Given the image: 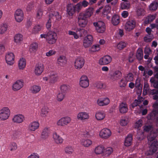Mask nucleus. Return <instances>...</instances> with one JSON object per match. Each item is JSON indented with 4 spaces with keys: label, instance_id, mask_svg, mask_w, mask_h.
Returning a JSON list of instances; mask_svg holds the SVG:
<instances>
[{
    "label": "nucleus",
    "instance_id": "f257e3e1",
    "mask_svg": "<svg viewBox=\"0 0 158 158\" xmlns=\"http://www.w3.org/2000/svg\"><path fill=\"white\" fill-rule=\"evenodd\" d=\"M57 39L56 33L52 31H49L47 33V41L49 44H55Z\"/></svg>",
    "mask_w": 158,
    "mask_h": 158
},
{
    "label": "nucleus",
    "instance_id": "f03ea898",
    "mask_svg": "<svg viewBox=\"0 0 158 158\" xmlns=\"http://www.w3.org/2000/svg\"><path fill=\"white\" fill-rule=\"evenodd\" d=\"M49 19L46 24V27L49 30L51 27V19H56V20H60L61 19V16L59 15L58 12L57 11H54L50 13L49 15Z\"/></svg>",
    "mask_w": 158,
    "mask_h": 158
},
{
    "label": "nucleus",
    "instance_id": "7ed1b4c3",
    "mask_svg": "<svg viewBox=\"0 0 158 158\" xmlns=\"http://www.w3.org/2000/svg\"><path fill=\"white\" fill-rule=\"evenodd\" d=\"M10 115V111L7 107L3 108L0 111V119L2 120L7 119Z\"/></svg>",
    "mask_w": 158,
    "mask_h": 158
},
{
    "label": "nucleus",
    "instance_id": "20e7f679",
    "mask_svg": "<svg viewBox=\"0 0 158 158\" xmlns=\"http://www.w3.org/2000/svg\"><path fill=\"white\" fill-rule=\"evenodd\" d=\"M78 22L79 26L82 27H85L87 24V18L85 17L83 13H81L79 14L78 17Z\"/></svg>",
    "mask_w": 158,
    "mask_h": 158
},
{
    "label": "nucleus",
    "instance_id": "39448f33",
    "mask_svg": "<svg viewBox=\"0 0 158 158\" xmlns=\"http://www.w3.org/2000/svg\"><path fill=\"white\" fill-rule=\"evenodd\" d=\"M95 27L96 30L98 32L103 33L106 29L105 24L102 21H98L93 23Z\"/></svg>",
    "mask_w": 158,
    "mask_h": 158
},
{
    "label": "nucleus",
    "instance_id": "423d86ee",
    "mask_svg": "<svg viewBox=\"0 0 158 158\" xmlns=\"http://www.w3.org/2000/svg\"><path fill=\"white\" fill-rule=\"evenodd\" d=\"M15 18L16 21L20 23L23 19L24 15L22 10L20 9H18L15 11Z\"/></svg>",
    "mask_w": 158,
    "mask_h": 158
},
{
    "label": "nucleus",
    "instance_id": "0eeeda50",
    "mask_svg": "<svg viewBox=\"0 0 158 158\" xmlns=\"http://www.w3.org/2000/svg\"><path fill=\"white\" fill-rule=\"evenodd\" d=\"M74 64L75 68L80 69L85 64V60L82 57H78L76 59Z\"/></svg>",
    "mask_w": 158,
    "mask_h": 158
},
{
    "label": "nucleus",
    "instance_id": "6e6552de",
    "mask_svg": "<svg viewBox=\"0 0 158 158\" xmlns=\"http://www.w3.org/2000/svg\"><path fill=\"white\" fill-rule=\"evenodd\" d=\"M112 61L111 57L109 55H105L101 58L99 60V64L101 65H107Z\"/></svg>",
    "mask_w": 158,
    "mask_h": 158
},
{
    "label": "nucleus",
    "instance_id": "1a4fd4ad",
    "mask_svg": "<svg viewBox=\"0 0 158 158\" xmlns=\"http://www.w3.org/2000/svg\"><path fill=\"white\" fill-rule=\"evenodd\" d=\"M80 85L83 88L87 87L89 84V80L87 77L85 75L82 76L80 79Z\"/></svg>",
    "mask_w": 158,
    "mask_h": 158
},
{
    "label": "nucleus",
    "instance_id": "9d476101",
    "mask_svg": "<svg viewBox=\"0 0 158 158\" xmlns=\"http://www.w3.org/2000/svg\"><path fill=\"white\" fill-rule=\"evenodd\" d=\"M71 119L69 117H65L60 119L57 121V124L58 126H64L70 123Z\"/></svg>",
    "mask_w": 158,
    "mask_h": 158
},
{
    "label": "nucleus",
    "instance_id": "9b49d317",
    "mask_svg": "<svg viewBox=\"0 0 158 158\" xmlns=\"http://www.w3.org/2000/svg\"><path fill=\"white\" fill-rule=\"evenodd\" d=\"M122 76L121 72L119 70H116L110 74V79L112 81H117Z\"/></svg>",
    "mask_w": 158,
    "mask_h": 158
},
{
    "label": "nucleus",
    "instance_id": "f8f14e48",
    "mask_svg": "<svg viewBox=\"0 0 158 158\" xmlns=\"http://www.w3.org/2000/svg\"><path fill=\"white\" fill-rule=\"evenodd\" d=\"M23 86V81L22 80H18L13 84L12 89L15 91H16L21 89Z\"/></svg>",
    "mask_w": 158,
    "mask_h": 158
},
{
    "label": "nucleus",
    "instance_id": "ddd939ff",
    "mask_svg": "<svg viewBox=\"0 0 158 158\" xmlns=\"http://www.w3.org/2000/svg\"><path fill=\"white\" fill-rule=\"evenodd\" d=\"M93 37L91 35H88L86 36L83 41V45L85 48L89 47L92 44Z\"/></svg>",
    "mask_w": 158,
    "mask_h": 158
},
{
    "label": "nucleus",
    "instance_id": "4468645a",
    "mask_svg": "<svg viewBox=\"0 0 158 158\" xmlns=\"http://www.w3.org/2000/svg\"><path fill=\"white\" fill-rule=\"evenodd\" d=\"M14 56L12 52H9L6 55V60L8 64L12 65L14 62Z\"/></svg>",
    "mask_w": 158,
    "mask_h": 158
},
{
    "label": "nucleus",
    "instance_id": "2eb2a0df",
    "mask_svg": "<svg viewBox=\"0 0 158 158\" xmlns=\"http://www.w3.org/2000/svg\"><path fill=\"white\" fill-rule=\"evenodd\" d=\"M111 135L110 130L107 128H104L101 130L99 133V135L102 138L107 139Z\"/></svg>",
    "mask_w": 158,
    "mask_h": 158
},
{
    "label": "nucleus",
    "instance_id": "dca6fc26",
    "mask_svg": "<svg viewBox=\"0 0 158 158\" xmlns=\"http://www.w3.org/2000/svg\"><path fill=\"white\" fill-rule=\"evenodd\" d=\"M135 26V22L133 20L127 21L125 25V28L126 30L130 31L133 29Z\"/></svg>",
    "mask_w": 158,
    "mask_h": 158
},
{
    "label": "nucleus",
    "instance_id": "f3484780",
    "mask_svg": "<svg viewBox=\"0 0 158 158\" xmlns=\"http://www.w3.org/2000/svg\"><path fill=\"white\" fill-rule=\"evenodd\" d=\"M24 116L21 114H18L15 115L12 118L13 121L16 123H22L24 120Z\"/></svg>",
    "mask_w": 158,
    "mask_h": 158
},
{
    "label": "nucleus",
    "instance_id": "a211bd4d",
    "mask_svg": "<svg viewBox=\"0 0 158 158\" xmlns=\"http://www.w3.org/2000/svg\"><path fill=\"white\" fill-rule=\"evenodd\" d=\"M44 70V66L41 64H36L35 67V72L37 75H40Z\"/></svg>",
    "mask_w": 158,
    "mask_h": 158
},
{
    "label": "nucleus",
    "instance_id": "6ab92c4d",
    "mask_svg": "<svg viewBox=\"0 0 158 158\" xmlns=\"http://www.w3.org/2000/svg\"><path fill=\"white\" fill-rule=\"evenodd\" d=\"M119 110L120 113H126L128 111V106L127 104L125 102H121L119 105Z\"/></svg>",
    "mask_w": 158,
    "mask_h": 158
},
{
    "label": "nucleus",
    "instance_id": "aec40b11",
    "mask_svg": "<svg viewBox=\"0 0 158 158\" xmlns=\"http://www.w3.org/2000/svg\"><path fill=\"white\" fill-rule=\"evenodd\" d=\"M50 132L49 128L48 127H45L42 130L41 138L43 139H45L48 137Z\"/></svg>",
    "mask_w": 158,
    "mask_h": 158
},
{
    "label": "nucleus",
    "instance_id": "412c9836",
    "mask_svg": "<svg viewBox=\"0 0 158 158\" xmlns=\"http://www.w3.org/2000/svg\"><path fill=\"white\" fill-rule=\"evenodd\" d=\"M67 60L66 57L64 56H60L57 59V64L61 66H64Z\"/></svg>",
    "mask_w": 158,
    "mask_h": 158
},
{
    "label": "nucleus",
    "instance_id": "4be33fe9",
    "mask_svg": "<svg viewBox=\"0 0 158 158\" xmlns=\"http://www.w3.org/2000/svg\"><path fill=\"white\" fill-rule=\"evenodd\" d=\"M97 103L100 106H104L108 105L110 102L108 98H105L102 99H98L97 101Z\"/></svg>",
    "mask_w": 158,
    "mask_h": 158
},
{
    "label": "nucleus",
    "instance_id": "5701e85b",
    "mask_svg": "<svg viewBox=\"0 0 158 158\" xmlns=\"http://www.w3.org/2000/svg\"><path fill=\"white\" fill-rule=\"evenodd\" d=\"M89 114L85 112H80L78 114L77 116V118L78 119L83 120L89 118Z\"/></svg>",
    "mask_w": 158,
    "mask_h": 158
},
{
    "label": "nucleus",
    "instance_id": "b1692460",
    "mask_svg": "<svg viewBox=\"0 0 158 158\" xmlns=\"http://www.w3.org/2000/svg\"><path fill=\"white\" fill-rule=\"evenodd\" d=\"M39 123L37 121L31 123L29 125V129L30 130L34 131L37 129L39 127Z\"/></svg>",
    "mask_w": 158,
    "mask_h": 158
},
{
    "label": "nucleus",
    "instance_id": "393cba45",
    "mask_svg": "<svg viewBox=\"0 0 158 158\" xmlns=\"http://www.w3.org/2000/svg\"><path fill=\"white\" fill-rule=\"evenodd\" d=\"M53 137L55 142L57 144L61 143L63 141V139L56 132L53 133Z\"/></svg>",
    "mask_w": 158,
    "mask_h": 158
},
{
    "label": "nucleus",
    "instance_id": "a878e982",
    "mask_svg": "<svg viewBox=\"0 0 158 158\" xmlns=\"http://www.w3.org/2000/svg\"><path fill=\"white\" fill-rule=\"evenodd\" d=\"M132 140V136L131 134H129L126 137L125 142L124 145L126 146H129L131 143Z\"/></svg>",
    "mask_w": 158,
    "mask_h": 158
},
{
    "label": "nucleus",
    "instance_id": "bb28decb",
    "mask_svg": "<svg viewBox=\"0 0 158 158\" xmlns=\"http://www.w3.org/2000/svg\"><path fill=\"white\" fill-rule=\"evenodd\" d=\"M67 11L68 14L70 15H72L75 12L74 5L70 4L67 6Z\"/></svg>",
    "mask_w": 158,
    "mask_h": 158
},
{
    "label": "nucleus",
    "instance_id": "cd10ccee",
    "mask_svg": "<svg viewBox=\"0 0 158 158\" xmlns=\"http://www.w3.org/2000/svg\"><path fill=\"white\" fill-rule=\"evenodd\" d=\"M105 116V113L102 111H98L96 114V118L98 120H101L103 119Z\"/></svg>",
    "mask_w": 158,
    "mask_h": 158
},
{
    "label": "nucleus",
    "instance_id": "c85d7f7f",
    "mask_svg": "<svg viewBox=\"0 0 158 158\" xmlns=\"http://www.w3.org/2000/svg\"><path fill=\"white\" fill-rule=\"evenodd\" d=\"M119 17L118 15H114L112 18L111 22L114 25H117L119 23Z\"/></svg>",
    "mask_w": 158,
    "mask_h": 158
},
{
    "label": "nucleus",
    "instance_id": "c756f323",
    "mask_svg": "<svg viewBox=\"0 0 158 158\" xmlns=\"http://www.w3.org/2000/svg\"><path fill=\"white\" fill-rule=\"evenodd\" d=\"M120 6V8L122 10H127L130 7V4L129 1L122 2Z\"/></svg>",
    "mask_w": 158,
    "mask_h": 158
},
{
    "label": "nucleus",
    "instance_id": "7c9ffc66",
    "mask_svg": "<svg viewBox=\"0 0 158 158\" xmlns=\"http://www.w3.org/2000/svg\"><path fill=\"white\" fill-rule=\"evenodd\" d=\"M94 11V9L93 8L91 7L87 9L85 13H83L85 17L87 18L89 17L92 15Z\"/></svg>",
    "mask_w": 158,
    "mask_h": 158
},
{
    "label": "nucleus",
    "instance_id": "2f4dec72",
    "mask_svg": "<svg viewBox=\"0 0 158 158\" xmlns=\"http://www.w3.org/2000/svg\"><path fill=\"white\" fill-rule=\"evenodd\" d=\"M38 45L36 42L31 44L29 47V51L31 52H35L37 50Z\"/></svg>",
    "mask_w": 158,
    "mask_h": 158
},
{
    "label": "nucleus",
    "instance_id": "473e14b6",
    "mask_svg": "<svg viewBox=\"0 0 158 158\" xmlns=\"http://www.w3.org/2000/svg\"><path fill=\"white\" fill-rule=\"evenodd\" d=\"M49 81L51 83H54L57 80V75L54 74L52 73L49 76Z\"/></svg>",
    "mask_w": 158,
    "mask_h": 158
},
{
    "label": "nucleus",
    "instance_id": "72a5a7b5",
    "mask_svg": "<svg viewBox=\"0 0 158 158\" xmlns=\"http://www.w3.org/2000/svg\"><path fill=\"white\" fill-rule=\"evenodd\" d=\"M92 143V141L90 139H82L81 140V144L85 147H88L91 145Z\"/></svg>",
    "mask_w": 158,
    "mask_h": 158
},
{
    "label": "nucleus",
    "instance_id": "f704fd0d",
    "mask_svg": "<svg viewBox=\"0 0 158 158\" xmlns=\"http://www.w3.org/2000/svg\"><path fill=\"white\" fill-rule=\"evenodd\" d=\"M113 152V148L110 147H108L104 149L103 154L106 156L110 155Z\"/></svg>",
    "mask_w": 158,
    "mask_h": 158
},
{
    "label": "nucleus",
    "instance_id": "c9c22d12",
    "mask_svg": "<svg viewBox=\"0 0 158 158\" xmlns=\"http://www.w3.org/2000/svg\"><path fill=\"white\" fill-rule=\"evenodd\" d=\"M150 93L152 95L155 94L153 96V98L158 102V89H153L150 91Z\"/></svg>",
    "mask_w": 158,
    "mask_h": 158
},
{
    "label": "nucleus",
    "instance_id": "e433bc0d",
    "mask_svg": "<svg viewBox=\"0 0 158 158\" xmlns=\"http://www.w3.org/2000/svg\"><path fill=\"white\" fill-rule=\"evenodd\" d=\"M143 51L142 49L139 48L137 50L136 53L137 58L139 60H141L143 58Z\"/></svg>",
    "mask_w": 158,
    "mask_h": 158
},
{
    "label": "nucleus",
    "instance_id": "4c0bfd02",
    "mask_svg": "<svg viewBox=\"0 0 158 158\" xmlns=\"http://www.w3.org/2000/svg\"><path fill=\"white\" fill-rule=\"evenodd\" d=\"M23 40V36L20 34H16L14 37V41L17 43H19Z\"/></svg>",
    "mask_w": 158,
    "mask_h": 158
},
{
    "label": "nucleus",
    "instance_id": "58836bf2",
    "mask_svg": "<svg viewBox=\"0 0 158 158\" xmlns=\"http://www.w3.org/2000/svg\"><path fill=\"white\" fill-rule=\"evenodd\" d=\"M158 7V3L156 2H152L149 6V9L151 10H156Z\"/></svg>",
    "mask_w": 158,
    "mask_h": 158
},
{
    "label": "nucleus",
    "instance_id": "ea45409f",
    "mask_svg": "<svg viewBox=\"0 0 158 158\" xmlns=\"http://www.w3.org/2000/svg\"><path fill=\"white\" fill-rule=\"evenodd\" d=\"M26 65V61L25 59L22 58L19 61V66L20 69H24Z\"/></svg>",
    "mask_w": 158,
    "mask_h": 158
},
{
    "label": "nucleus",
    "instance_id": "a19ab883",
    "mask_svg": "<svg viewBox=\"0 0 158 158\" xmlns=\"http://www.w3.org/2000/svg\"><path fill=\"white\" fill-rule=\"evenodd\" d=\"M104 147L103 146H99L96 147L94 151L96 154H99L102 153H103Z\"/></svg>",
    "mask_w": 158,
    "mask_h": 158
},
{
    "label": "nucleus",
    "instance_id": "79ce46f5",
    "mask_svg": "<svg viewBox=\"0 0 158 158\" xmlns=\"http://www.w3.org/2000/svg\"><path fill=\"white\" fill-rule=\"evenodd\" d=\"M70 89V86L69 85H61L60 87L61 92L65 94Z\"/></svg>",
    "mask_w": 158,
    "mask_h": 158
},
{
    "label": "nucleus",
    "instance_id": "37998d69",
    "mask_svg": "<svg viewBox=\"0 0 158 158\" xmlns=\"http://www.w3.org/2000/svg\"><path fill=\"white\" fill-rule=\"evenodd\" d=\"M7 25L6 23L1 25L0 26V34H2L4 33L7 30Z\"/></svg>",
    "mask_w": 158,
    "mask_h": 158
},
{
    "label": "nucleus",
    "instance_id": "c03bdc74",
    "mask_svg": "<svg viewBox=\"0 0 158 158\" xmlns=\"http://www.w3.org/2000/svg\"><path fill=\"white\" fill-rule=\"evenodd\" d=\"M48 110L47 107H43L40 112V115L42 117H45L49 111Z\"/></svg>",
    "mask_w": 158,
    "mask_h": 158
},
{
    "label": "nucleus",
    "instance_id": "a18cd8bd",
    "mask_svg": "<svg viewBox=\"0 0 158 158\" xmlns=\"http://www.w3.org/2000/svg\"><path fill=\"white\" fill-rule=\"evenodd\" d=\"M41 89L40 86L34 85L33 86L31 89V92L32 93L36 94L39 92Z\"/></svg>",
    "mask_w": 158,
    "mask_h": 158
},
{
    "label": "nucleus",
    "instance_id": "49530a36",
    "mask_svg": "<svg viewBox=\"0 0 158 158\" xmlns=\"http://www.w3.org/2000/svg\"><path fill=\"white\" fill-rule=\"evenodd\" d=\"M65 93L59 92L56 95V99L59 102L62 101L64 99L65 96Z\"/></svg>",
    "mask_w": 158,
    "mask_h": 158
},
{
    "label": "nucleus",
    "instance_id": "de8ad7c7",
    "mask_svg": "<svg viewBox=\"0 0 158 158\" xmlns=\"http://www.w3.org/2000/svg\"><path fill=\"white\" fill-rule=\"evenodd\" d=\"M76 32L80 36H82L85 35L87 33V31L83 28H77Z\"/></svg>",
    "mask_w": 158,
    "mask_h": 158
},
{
    "label": "nucleus",
    "instance_id": "09e8293b",
    "mask_svg": "<svg viewBox=\"0 0 158 158\" xmlns=\"http://www.w3.org/2000/svg\"><path fill=\"white\" fill-rule=\"evenodd\" d=\"M155 18V17L153 15H149L146 18L145 23H149L152 22Z\"/></svg>",
    "mask_w": 158,
    "mask_h": 158
},
{
    "label": "nucleus",
    "instance_id": "8fccbe9b",
    "mask_svg": "<svg viewBox=\"0 0 158 158\" xmlns=\"http://www.w3.org/2000/svg\"><path fill=\"white\" fill-rule=\"evenodd\" d=\"M156 136V134L152 131L150 132L149 135H148L147 139L148 141H152L153 140Z\"/></svg>",
    "mask_w": 158,
    "mask_h": 158
},
{
    "label": "nucleus",
    "instance_id": "3c124183",
    "mask_svg": "<svg viewBox=\"0 0 158 158\" xmlns=\"http://www.w3.org/2000/svg\"><path fill=\"white\" fill-rule=\"evenodd\" d=\"M9 148L11 151H15L17 148V145L15 142H11L9 144Z\"/></svg>",
    "mask_w": 158,
    "mask_h": 158
},
{
    "label": "nucleus",
    "instance_id": "603ef678",
    "mask_svg": "<svg viewBox=\"0 0 158 158\" xmlns=\"http://www.w3.org/2000/svg\"><path fill=\"white\" fill-rule=\"evenodd\" d=\"M41 27L39 25H35L32 30V32L34 34L38 33L41 29Z\"/></svg>",
    "mask_w": 158,
    "mask_h": 158
},
{
    "label": "nucleus",
    "instance_id": "864d4df0",
    "mask_svg": "<svg viewBox=\"0 0 158 158\" xmlns=\"http://www.w3.org/2000/svg\"><path fill=\"white\" fill-rule=\"evenodd\" d=\"M153 39V35H147L143 38L144 40L146 42H150Z\"/></svg>",
    "mask_w": 158,
    "mask_h": 158
},
{
    "label": "nucleus",
    "instance_id": "5fc2aeb1",
    "mask_svg": "<svg viewBox=\"0 0 158 158\" xmlns=\"http://www.w3.org/2000/svg\"><path fill=\"white\" fill-rule=\"evenodd\" d=\"M127 45V43L121 41L118 44L117 47L118 49L121 50L125 48Z\"/></svg>",
    "mask_w": 158,
    "mask_h": 158
},
{
    "label": "nucleus",
    "instance_id": "6e6d98bb",
    "mask_svg": "<svg viewBox=\"0 0 158 158\" xmlns=\"http://www.w3.org/2000/svg\"><path fill=\"white\" fill-rule=\"evenodd\" d=\"M133 75L132 73H130L126 76L124 78L128 82L132 81L133 79Z\"/></svg>",
    "mask_w": 158,
    "mask_h": 158
},
{
    "label": "nucleus",
    "instance_id": "4d7b16f0",
    "mask_svg": "<svg viewBox=\"0 0 158 158\" xmlns=\"http://www.w3.org/2000/svg\"><path fill=\"white\" fill-rule=\"evenodd\" d=\"M19 135L20 132L19 131L15 130L13 132L11 137L14 140H15L19 137Z\"/></svg>",
    "mask_w": 158,
    "mask_h": 158
},
{
    "label": "nucleus",
    "instance_id": "13d9d810",
    "mask_svg": "<svg viewBox=\"0 0 158 158\" xmlns=\"http://www.w3.org/2000/svg\"><path fill=\"white\" fill-rule=\"evenodd\" d=\"M66 153L69 154H71L74 151V149L71 146L66 147L65 149Z\"/></svg>",
    "mask_w": 158,
    "mask_h": 158
},
{
    "label": "nucleus",
    "instance_id": "bf43d9fd",
    "mask_svg": "<svg viewBox=\"0 0 158 158\" xmlns=\"http://www.w3.org/2000/svg\"><path fill=\"white\" fill-rule=\"evenodd\" d=\"M127 81L125 78H123L118 82V84L120 87H125L127 84Z\"/></svg>",
    "mask_w": 158,
    "mask_h": 158
},
{
    "label": "nucleus",
    "instance_id": "052dcab7",
    "mask_svg": "<svg viewBox=\"0 0 158 158\" xmlns=\"http://www.w3.org/2000/svg\"><path fill=\"white\" fill-rule=\"evenodd\" d=\"M150 81L152 85L154 88L158 89V80H156L154 79L151 78Z\"/></svg>",
    "mask_w": 158,
    "mask_h": 158
},
{
    "label": "nucleus",
    "instance_id": "680f3d73",
    "mask_svg": "<svg viewBox=\"0 0 158 158\" xmlns=\"http://www.w3.org/2000/svg\"><path fill=\"white\" fill-rule=\"evenodd\" d=\"M149 85L147 83H144L143 86V94L146 95L149 90Z\"/></svg>",
    "mask_w": 158,
    "mask_h": 158
},
{
    "label": "nucleus",
    "instance_id": "e2e57ef3",
    "mask_svg": "<svg viewBox=\"0 0 158 158\" xmlns=\"http://www.w3.org/2000/svg\"><path fill=\"white\" fill-rule=\"evenodd\" d=\"M136 13L138 16L144 15L145 13V11L143 8H139L137 9Z\"/></svg>",
    "mask_w": 158,
    "mask_h": 158
},
{
    "label": "nucleus",
    "instance_id": "0e129e2a",
    "mask_svg": "<svg viewBox=\"0 0 158 158\" xmlns=\"http://www.w3.org/2000/svg\"><path fill=\"white\" fill-rule=\"evenodd\" d=\"M100 49L99 45V44H97L93 45L92 47L90 50L92 52H95L99 51Z\"/></svg>",
    "mask_w": 158,
    "mask_h": 158
},
{
    "label": "nucleus",
    "instance_id": "69168bd1",
    "mask_svg": "<svg viewBox=\"0 0 158 158\" xmlns=\"http://www.w3.org/2000/svg\"><path fill=\"white\" fill-rule=\"evenodd\" d=\"M74 6L75 12H79L82 8L79 2L77 3Z\"/></svg>",
    "mask_w": 158,
    "mask_h": 158
},
{
    "label": "nucleus",
    "instance_id": "338daca9",
    "mask_svg": "<svg viewBox=\"0 0 158 158\" xmlns=\"http://www.w3.org/2000/svg\"><path fill=\"white\" fill-rule=\"evenodd\" d=\"M68 34L69 35H73L74 38L76 39H77L79 38L78 35L74 31L69 30L68 31Z\"/></svg>",
    "mask_w": 158,
    "mask_h": 158
},
{
    "label": "nucleus",
    "instance_id": "774afa93",
    "mask_svg": "<svg viewBox=\"0 0 158 158\" xmlns=\"http://www.w3.org/2000/svg\"><path fill=\"white\" fill-rule=\"evenodd\" d=\"M128 123V119L127 118H123L120 120V123L123 126L126 125Z\"/></svg>",
    "mask_w": 158,
    "mask_h": 158
}]
</instances>
